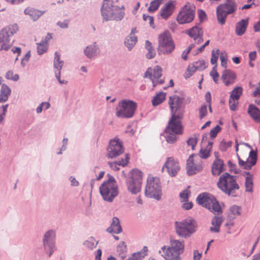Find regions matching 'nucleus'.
<instances>
[{"label": "nucleus", "mask_w": 260, "mask_h": 260, "mask_svg": "<svg viewBox=\"0 0 260 260\" xmlns=\"http://www.w3.org/2000/svg\"><path fill=\"white\" fill-rule=\"evenodd\" d=\"M169 105L171 117L163 135L168 143L173 144L177 140V135L183 132L181 120L185 112L183 99L176 95H172L169 98Z\"/></svg>", "instance_id": "nucleus-1"}, {"label": "nucleus", "mask_w": 260, "mask_h": 260, "mask_svg": "<svg viewBox=\"0 0 260 260\" xmlns=\"http://www.w3.org/2000/svg\"><path fill=\"white\" fill-rule=\"evenodd\" d=\"M101 14L105 21L121 20L124 16V7L118 6L113 0H104L101 8Z\"/></svg>", "instance_id": "nucleus-2"}, {"label": "nucleus", "mask_w": 260, "mask_h": 260, "mask_svg": "<svg viewBox=\"0 0 260 260\" xmlns=\"http://www.w3.org/2000/svg\"><path fill=\"white\" fill-rule=\"evenodd\" d=\"M170 243L169 246H162L159 253L166 260L181 259L180 256L184 251V241L172 239Z\"/></svg>", "instance_id": "nucleus-3"}, {"label": "nucleus", "mask_w": 260, "mask_h": 260, "mask_svg": "<svg viewBox=\"0 0 260 260\" xmlns=\"http://www.w3.org/2000/svg\"><path fill=\"white\" fill-rule=\"evenodd\" d=\"M236 180V176L225 172L219 177L217 185L218 188L225 194L235 197L236 191L239 189V186Z\"/></svg>", "instance_id": "nucleus-4"}, {"label": "nucleus", "mask_w": 260, "mask_h": 260, "mask_svg": "<svg viewBox=\"0 0 260 260\" xmlns=\"http://www.w3.org/2000/svg\"><path fill=\"white\" fill-rule=\"evenodd\" d=\"M108 179L104 181L99 187L100 192L103 200L112 202L118 194V189L114 178L108 174Z\"/></svg>", "instance_id": "nucleus-5"}, {"label": "nucleus", "mask_w": 260, "mask_h": 260, "mask_svg": "<svg viewBox=\"0 0 260 260\" xmlns=\"http://www.w3.org/2000/svg\"><path fill=\"white\" fill-rule=\"evenodd\" d=\"M175 228L179 237L188 239L196 232L197 223L193 219L187 218L180 221H176Z\"/></svg>", "instance_id": "nucleus-6"}, {"label": "nucleus", "mask_w": 260, "mask_h": 260, "mask_svg": "<svg viewBox=\"0 0 260 260\" xmlns=\"http://www.w3.org/2000/svg\"><path fill=\"white\" fill-rule=\"evenodd\" d=\"M131 176L126 180L127 190L133 194H137L141 190L143 182V173L138 169L131 171Z\"/></svg>", "instance_id": "nucleus-7"}, {"label": "nucleus", "mask_w": 260, "mask_h": 260, "mask_svg": "<svg viewBox=\"0 0 260 260\" xmlns=\"http://www.w3.org/2000/svg\"><path fill=\"white\" fill-rule=\"evenodd\" d=\"M137 104L133 101L122 100L118 103L116 108V115L118 117L129 118L133 116Z\"/></svg>", "instance_id": "nucleus-8"}, {"label": "nucleus", "mask_w": 260, "mask_h": 260, "mask_svg": "<svg viewBox=\"0 0 260 260\" xmlns=\"http://www.w3.org/2000/svg\"><path fill=\"white\" fill-rule=\"evenodd\" d=\"M198 203L205 207L214 214L221 213V208L216 199L211 194L203 193L197 198Z\"/></svg>", "instance_id": "nucleus-9"}, {"label": "nucleus", "mask_w": 260, "mask_h": 260, "mask_svg": "<svg viewBox=\"0 0 260 260\" xmlns=\"http://www.w3.org/2000/svg\"><path fill=\"white\" fill-rule=\"evenodd\" d=\"M175 48V45L172 38L171 35L168 31H165L158 36V54H169Z\"/></svg>", "instance_id": "nucleus-10"}, {"label": "nucleus", "mask_w": 260, "mask_h": 260, "mask_svg": "<svg viewBox=\"0 0 260 260\" xmlns=\"http://www.w3.org/2000/svg\"><path fill=\"white\" fill-rule=\"evenodd\" d=\"M145 195L147 197L159 200L161 196L160 180L157 177L149 176L145 187Z\"/></svg>", "instance_id": "nucleus-11"}, {"label": "nucleus", "mask_w": 260, "mask_h": 260, "mask_svg": "<svg viewBox=\"0 0 260 260\" xmlns=\"http://www.w3.org/2000/svg\"><path fill=\"white\" fill-rule=\"evenodd\" d=\"M236 10L235 0H226L224 4L219 5L216 9V15L218 22L221 25L225 23L229 14L233 13Z\"/></svg>", "instance_id": "nucleus-12"}, {"label": "nucleus", "mask_w": 260, "mask_h": 260, "mask_svg": "<svg viewBox=\"0 0 260 260\" xmlns=\"http://www.w3.org/2000/svg\"><path fill=\"white\" fill-rule=\"evenodd\" d=\"M18 30L17 25L14 24L4 27L0 31V50H8L10 48L11 38Z\"/></svg>", "instance_id": "nucleus-13"}, {"label": "nucleus", "mask_w": 260, "mask_h": 260, "mask_svg": "<svg viewBox=\"0 0 260 260\" xmlns=\"http://www.w3.org/2000/svg\"><path fill=\"white\" fill-rule=\"evenodd\" d=\"M55 239V231L53 230L46 232L43 237L42 242L44 250L49 257H50L56 250Z\"/></svg>", "instance_id": "nucleus-14"}, {"label": "nucleus", "mask_w": 260, "mask_h": 260, "mask_svg": "<svg viewBox=\"0 0 260 260\" xmlns=\"http://www.w3.org/2000/svg\"><path fill=\"white\" fill-rule=\"evenodd\" d=\"M194 7L188 3L182 8L177 17V21L180 24L189 23L194 17Z\"/></svg>", "instance_id": "nucleus-15"}, {"label": "nucleus", "mask_w": 260, "mask_h": 260, "mask_svg": "<svg viewBox=\"0 0 260 260\" xmlns=\"http://www.w3.org/2000/svg\"><path fill=\"white\" fill-rule=\"evenodd\" d=\"M123 152L124 148L120 139L115 138L109 142L107 148V156L108 158H115L120 155Z\"/></svg>", "instance_id": "nucleus-16"}, {"label": "nucleus", "mask_w": 260, "mask_h": 260, "mask_svg": "<svg viewBox=\"0 0 260 260\" xmlns=\"http://www.w3.org/2000/svg\"><path fill=\"white\" fill-rule=\"evenodd\" d=\"M162 76V69L158 66L154 67L153 69L148 68L144 74V78L151 79L153 83V86L155 87L157 84H162L164 83V79H159Z\"/></svg>", "instance_id": "nucleus-17"}, {"label": "nucleus", "mask_w": 260, "mask_h": 260, "mask_svg": "<svg viewBox=\"0 0 260 260\" xmlns=\"http://www.w3.org/2000/svg\"><path fill=\"white\" fill-rule=\"evenodd\" d=\"M244 145L251 150L249 153V157L246 161L242 160L238 155L239 165L244 169L250 170L256 163L257 154L256 152L252 149V147L250 145L247 143H244Z\"/></svg>", "instance_id": "nucleus-18"}, {"label": "nucleus", "mask_w": 260, "mask_h": 260, "mask_svg": "<svg viewBox=\"0 0 260 260\" xmlns=\"http://www.w3.org/2000/svg\"><path fill=\"white\" fill-rule=\"evenodd\" d=\"M165 169H167V171L170 176L174 177L180 170V166L177 160H175L173 157H169L162 168V170Z\"/></svg>", "instance_id": "nucleus-19"}, {"label": "nucleus", "mask_w": 260, "mask_h": 260, "mask_svg": "<svg viewBox=\"0 0 260 260\" xmlns=\"http://www.w3.org/2000/svg\"><path fill=\"white\" fill-rule=\"evenodd\" d=\"M84 55L89 59H94L101 54V49L96 42L87 46L83 50Z\"/></svg>", "instance_id": "nucleus-20"}, {"label": "nucleus", "mask_w": 260, "mask_h": 260, "mask_svg": "<svg viewBox=\"0 0 260 260\" xmlns=\"http://www.w3.org/2000/svg\"><path fill=\"white\" fill-rule=\"evenodd\" d=\"M193 156V155H190L187 160L186 169L187 173L188 175L196 174L202 170L203 168L202 162H200L196 164L194 162Z\"/></svg>", "instance_id": "nucleus-21"}, {"label": "nucleus", "mask_w": 260, "mask_h": 260, "mask_svg": "<svg viewBox=\"0 0 260 260\" xmlns=\"http://www.w3.org/2000/svg\"><path fill=\"white\" fill-rule=\"evenodd\" d=\"M187 34L193 38L197 44H199L203 41V31L199 25H196L187 30Z\"/></svg>", "instance_id": "nucleus-22"}, {"label": "nucleus", "mask_w": 260, "mask_h": 260, "mask_svg": "<svg viewBox=\"0 0 260 260\" xmlns=\"http://www.w3.org/2000/svg\"><path fill=\"white\" fill-rule=\"evenodd\" d=\"M224 164L223 160L216 158L213 162L211 173L213 176H219L224 171Z\"/></svg>", "instance_id": "nucleus-23"}, {"label": "nucleus", "mask_w": 260, "mask_h": 260, "mask_svg": "<svg viewBox=\"0 0 260 260\" xmlns=\"http://www.w3.org/2000/svg\"><path fill=\"white\" fill-rule=\"evenodd\" d=\"M224 218L221 215H215L211 220V226L210 227V231L211 233H218L220 232V229Z\"/></svg>", "instance_id": "nucleus-24"}, {"label": "nucleus", "mask_w": 260, "mask_h": 260, "mask_svg": "<svg viewBox=\"0 0 260 260\" xmlns=\"http://www.w3.org/2000/svg\"><path fill=\"white\" fill-rule=\"evenodd\" d=\"M236 78V74L229 70H225L221 76L222 79L223 80L225 85L227 86L234 83Z\"/></svg>", "instance_id": "nucleus-25"}, {"label": "nucleus", "mask_w": 260, "mask_h": 260, "mask_svg": "<svg viewBox=\"0 0 260 260\" xmlns=\"http://www.w3.org/2000/svg\"><path fill=\"white\" fill-rule=\"evenodd\" d=\"M107 231L110 233L119 234L122 232V228L120 224L119 220L117 217H113L111 225L107 229Z\"/></svg>", "instance_id": "nucleus-26"}, {"label": "nucleus", "mask_w": 260, "mask_h": 260, "mask_svg": "<svg viewBox=\"0 0 260 260\" xmlns=\"http://www.w3.org/2000/svg\"><path fill=\"white\" fill-rule=\"evenodd\" d=\"M248 113L255 121V122H260V110L255 105L250 104L249 105Z\"/></svg>", "instance_id": "nucleus-27"}, {"label": "nucleus", "mask_w": 260, "mask_h": 260, "mask_svg": "<svg viewBox=\"0 0 260 260\" xmlns=\"http://www.w3.org/2000/svg\"><path fill=\"white\" fill-rule=\"evenodd\" d=\"M60 54L57 52H55L53 61V67L55 74H56L57 72L61 73V69L64 64V61L60 59Z\"/></svg>", "instance_id": "nucleus-28"}, {"label": "nucleus", "mask_w": 260, "mask_h": 260, "mask_svg": "<svg viewBox=\"0 0 260 260\" xmlns=\"http://www.w3.org/2000/svg\"><path fill=\"white\" fill-rule=\"evenodd\" d=\"M134 30L125 38L124 45L127 48L128 50H131L137 42V38L134 33Z\"/></svg>", "instance_id": "nucleus-29"}, {"label": "nucleus", "mask_w": 260, "mask_h": 260, "mask_svg": "<svg viewBox=\"0 0 260 260\" xmlns=\"http://www.w3.org/2000/svg\"><path fill=\"white\" fill-rule=\"evenodd\" d=\"M173 5L171 3H166L160 10V15L164 19L168 18L172 13Z\"/></svg>", "instance_id": "nucleus-30"}, {"label": "nucleus", "mask_w": 260, "mask_h": 260, "mask_svg": "<svg viewBox=\"0 0 260 260\" xmlns=\"http://www.w3.org/2000/svg\"><path fill=\"white\" fill-rule=\"evenodd\" d=\"M45 12H42L38 10L31 8H27L25 9L24 13L26 15H28L29 17L34 21L39 19Z\"/></svg>", "instance_id": "nucleus-31"}, {"label": "nucleus", "mask_w": 260, "mask_h": 260, "mask_svg": "<svg viewBox=\"0 0 260 260\" xmlns=\"http://www.w3.org/2000/svg\"><path fill=\"white\" fill-rule=\"evenodd\" d=\"M248 23V20L246 19H242L239 22L236 26V34L238 36L242 35L245 32Z\"/></svg>", "instance_id": "nucleus-32"}, {"label": "nucleus", "mask_w": 260, "mask_h": 260, "mask_svg": "<svg viewBox=\"0 0 260 260\" xmlns=\"http://www.w3.org/2000/svg\"><path fill=\"white\" fill-rule=\"evenodd\" d=\"M213 142L209 141L205 148H202L200 151V157L206 159L210 156V151L212 150Z\"/></svg>", "instance_id": "nucleus-33"}, {"label": "nucleus", "mask_w": 260, "mask_h": 260, "mask_svg": "<svg viewBox=\"0 0 260 260\" xmlns=\"http://www.w3.org/2000/svg\"><path fill=\"white\" fill-rule=\"evenodd\" d=\"M117 251L122 259H123L126 257L127 248L124 242H121L117 245Z\"/></svg>", "instance_id": "nucleus-34"}, {"label": "nucleus", "mask_w": 260, "mask_h": 260, "mask_svg": "<svg viewBox=\"0 0 260 260\" xmlns=\"http://www.w3.org/2000/svg\"><path fill=\"white\" fill-rule=\"evenodd\" d=\"M247 175L245 179V190L247 192H251L253 187V179L252 175L249 172H246Z\"/></svg>", "instance_id": "nucleus-35"}, {"label": "nucleus", "mask_w": 260, "mask_h": 260, "mask_svg": "<svg viewBox=\"0 0 260 260\" xmlns=\"http://www.w3.org/2000/svg\"><path fill=\"white\" fill-rule=\"evenodd\" d=\"M243 88L240 86H237L231 92L230 98L238 100L242 94Z\"/></svg>", "instance_id": "nucleus-36"}, {"label": "nucleus", "mask_w": 260, "mask_h": 260, "mask_svg": "<svg viewBox=\"0 0 260 260\" xmlns=\"http://www.w3.org/2000/svg\"><path fill=\"white\" fill-rule=\"evenodd\" d=\"M166 94L164 92H159L156 94L152 100V103L154 106L160 104L165 100Z\"/></svg>", "instance_id": "nucleus-37"}, {"label": "nucleus", "mask_w": 260, "mask_h": 260, "mask_svg": "<svg viewBox=\"0 0 260 260\" xmlns=\"http://www.w3.org/2000/svg\"><path fill=\"white\" fill-rule=\"evenodd\" d=\"M164 0H154L151 2L150 4V6L148 7V11L149 12H154L156 11L160 5L162 3Z\"/></svg>", "instance_id": "nucleus-38"}, {"label": "nucleus", "mask_w": 260, "mask_h": 260, "mask_svg": "<svg viewBox=\"0 0 260 260\" xmlns=\"http://www.w3.org/2000/svg\"><path fill=\"white\" fill-rule=\"evenodd\" d=\"M37 52L39 55L43 54L47 50V44L46 42L41 41L38 43Z\"/></svg>", "instance_id": "nucleus-39"}, {"label": "nucleus", "mask_w": 260, "mask_h": 260, "mask_svg": "<svg viewBox=\"0 0 260 260\" xmlns=\"http://www.w3.org/2000/svg\"><path fill=\"white\" fill-rule=\"evenodd\" d=\"M11 92V89L6 84H2L0 93L6 96L7 98H9Z\"/></svg>", "instance_id": "nucleus-40"}, {"label": "nucleus", "mask_w": 260, "mask_h": 260, "mask_svg": "<svg viewBox=\"0 0 260 260\" xmlns=\"http://www.w3.org/2000/svg\"><path fill=\"white\" fill-rule=\"evenodd\" d=\"M232 141L226 142L224 140H222L220 142L219 148V149L222 151H225L227 149L232 146Z\"/></svg>", "instance_id": "nucleus-41"}, {"label": "nucleus", "mask_w": 260, "mask_h": 260, "mask_svg": "<svg viewBox=\"0 0 260 260\" xmlns=\"http://www.w3.org/2000/svg\"><path fill=\"white\" fill-rule=\"evenodd\" d=\"M219 54V50L217 49L216 51L214 50L212 51L211 53V63L212 64H215L216 66L217 61L218 58V55Z\"/></svg>", "instance_id": "nucleus-42"}, {"label": "nucleus", "mask_w": 260, "mask_h": 260, "mask_svg": "<svg viewBox=\"0 0 260 260\" xmlns=\"http://www.w3.org/2000/svg\"><path fill=\"white\" fill-rule=\"evenodd\" d=\"M197 71L193 64H190L187 68L185 73V77L186 78H189Z\"/></svg>", "instance_id": "nucleus-43"}, {"label": "nucleus", "mask_w": 260, "mask_h": 260, "mask_svg": "<svg viewBox=\"0 0 260 260\" xmlns=\"http://www.w3.org/2000/svg\"><path fill=\"white\" fill-rule=\"evenodd\" d=\"M193 65L194 66L196 70L202 71L206 68L205 63L204 60H198L193 62Z\"/></svg>", "instance_id": "nucleus-44"}, {"label": "nucleus", "mask_w": 260, "mask_h": 260, "mask_svg": "<svg viewBox=\"0 0 260 260\" xmlns=\"http://www.w3.org/2000/svg\"><path fill=\"white\" fill-rule=\"evenodd\" d=\"M8 104L2 106L0 108V111L2 110V112L0 113V123H2L4 119V117L6 116L7 108L8 107Z\"/></svg>", "instance_id": "nucleus-45"}, {"label": "nucleus", "mask_w": 260, "mask_h": 260, "mask_svg": "<svg viewBox=\"0 0 260 260\" xmlns=\"http://www.w3.org/2000/svg\"><path fill=\"white\" fill-rule=\"evenodd\" d=\"M238 100H233L229 98V106L231 110L235 111L237 110V106L238 104Z\"/></svg>", "instance_id": "nucleus-46"}, {"label": "nucleus", "mask_w": 260, "mask_h": 260, "mask_svg": "<svg viewBox=\"0 0 260 260\" xmlns=\"http://www.w3.org/2000/svg\"><path fill=\"white\" fill-rule=\"evenodd\" d=\"M221 127L217 125L215 127L212 129L210 132V136L211 138H214L216 137L217 134L220 131Z\"/></svg>", "instance_id": "nucleus-47"}, {"label": "nucleus", "mask_w": 260, "mask_h": 260, "mask_svg": "<svg viewBox=\"0 0 260 260\" xmlns=\"http://www.w3.org/2000/svg\"><path fill=\"white\" fill-rule=\"evenodd\" d=\"M207 113V106L203 105L201 106L199 110L200 118H203Z\"/></svg>", "instance_id": "nucleus-48"}, {"label": "nucleus", "mask_w": 260, "mask_h": 260, "mask_svg": "<svg viewBox=\"0 0 260 260\" xmlns=\"http://www.w3.org/2000/svg\"><path fill=\"white\" fill-rule=\"evenodd\" d=\"M189 191L185 189L180 193V197L182 202H185L188 201Z\"/></svg>", "instance_id": "nucleus-49"}, {"label": "nucleus", "mask_w": 260, "mask_h": 260, "mask_svg": "<svg viewBox=\"0 0 260 260\" xmlns=\"http://www.w3.org/2000/svg\"><path fill=\"white\" fill-rule=\"evenodd\" d=\"M143 20L145 21L148 22L150 26L154 28L153 25V17L152 16H149L148 15L144 14L143 16Z\"/></svg>", "instance_id": "nucleus-50"}, {"label": "nucleus", "mask_w": 260, "mask_h": 260, "mask_svg": "<svg viewBox=\"0 0 260 260\" xmlns=\"http://www.w3.org/2000/svg\"><path fill=\"white\" fill-rule=\"evenodd\" d=\"M216 67V66H215L212 70V71L210 72V76L212 77L213 80L215 83H217L218 81V78L219 77V74L217 73V71L216 70L215 68Z\"/></svg>", "instance_id": "nucleus-51"}, {"label": "nucleus", "mask_w": 260, "mask_h": 260, "mask_svg": "<svg viewBox=\"0 0 260 260\" xmlns=\"http://www.w3.org/2000/svg\"><path fill=\"white\" fill-rule=\"evenodd\" d=\"M187 145L191 146L192 150L194 149V147L197 143V139L196 137L190 138L187 141Z\"/></svg>", "instance_id": "nucleus-52"}, {"label": "nucleus", "mask_w": 260, "mask_h": 260, "mask_svg": "<svg viewBox=\"0 0 260 260\" xmlns=\"http://www.w3.org/2000/svg\"><path fill=\"white\" fill-rule=\"evenodd\" d=\"M56 24L61 28H67L69 27V20H64L63 21H58Z\"/></svg>", "instance_id": "nucleus-53"}, {"label": "nucleus", "mask_w": 260, "mask_h": 260, "mask_svg": "<svg viewBox=\"0 0 260 260\" xmlns=\"http://www.w3.org/2000/svg\"><path fill=\"white\" fill-rule=\"evenodd\" d=\"M220 59L221 60V65L224 68L226 67L227 64V55L226 54L222 53L220 55Z\"/></svg>", "instance_id": "nucleus-54"}, {"label": "nucleus", "mask_w": 260, "mask_h": 260, "mask_svg": "<svg viewBox=\"0 0 260 260\" xmlns=\"http://www.w3.org/2000/svg\"><path fill=\"white\" fill-rule=\"evenodd\" d=\"M231 212L234 215L240 214V208L237 205H234L231 207Z\"/></svg>", "instance_id": "nucleus-55"}, {"label": "nucleus", "mask_w": 260, "mask_h": 260, "mask_svg": "<svg viewBox=\"0 0 260 260\" xmlns=\"http://www.w3.org/2000/svg\"><path fill=\"white\" fill-rule=\"evenodd\" d=\"M148 52L146 54V56L148 59H151L153 58L155 54V51L153 48H151L150 49H147Z\"/></svg>", "instance_id": "nucleus-56"}, {"label": "nucleus", "mask_w": 260, "mask_h": 260, "mask_svg": "<svg viewBox=\"0 0 260 260\" xmlns=\"http://www.w3.org/2000/svg\"><path fill=\"white\" fill-rule=\"evenodd\" d=\"M144 258L143 256H141L140 253L136 252L133 254V255L128 257L127 260H142Z\"/></svg>", "instance_id": "nucleus-57"}, {"label": "nucleus", "mask_w": 260, "mask_h": 260, "mask_svg": "<svg viewBox=\"0 0 260 260\" xmlns=\"http://www.w3.org/2000/svg\"><path fill=\"white\" fill-rule=\"evenodd\" d=\"M83 244L84 246L88 247L90 249H93L95 246L94 242L92 239L85 241Z\"/></svg>", "instance_id": "nucleus-58"}, {"label": "nucleus", "mask_w": 260, "mask_h": 260, "mask_svg": "<svg viewBox=\"0 0 260 260\" xmlns=\"http://www.w3.org/2000/svg\"><path fill=\"white\" fill-rule=\"evenodd\" d=\"M192 206H193L192 203L191 202H189L188 201L183 202V203L182 205V207L185 210L190 209L191 208H192Z\"/></svg>", "instance_id": "nucleus-59"}, {"label": "nucleus", "mask_w": 260, "mask_h": 260, "mask_svg": "<svg viewBox=\"0 0 260 260\" xmlns=\"http://www.w3.org/2000/svg\"><path fill=\"white\" fill-rule=\"evenodd\" d=\"M60 74H61V73H59V72H57L56 73V74H55V77L57 79V80L58 81V82L60 84H67V83H68L67 81H66V80H64V79L63 80H61V79H60Z\"/></svg>", "instance_id": "nucleus-60"}, {"label": "nucleus", "mask_w": 260, "mask_h": 260, "mask_svg": "<svg viewBox=\"0 0 260 260\" xmlns=\"http://www.w3.org/2000/svg\"><path fill=\"white\" fill-rule=\"evenodd\" d=\"M69 180L71 182V185L72 186H78L79 185V182L74 176H70Z\"/></svg>", "instance_id": "nucleus-61"}, {"label": "nucleus", "mask_w": 260, "mask_h": 260, "mask_svg": "<svg viewBox=\"0 0 260 260\" xmlns=\"http://www.w3.org/2000/svg\"><path fill=\"white\" fill-rule=\"evenodd\" d=\"M108 164L109 165L111 168L113 170L117 171L119 170V168L118 167V166H119L117 162H109Z\"/></svg>", "instance_id": "nucleus-62"}, {"label": "nucleus", "mask_w": 260, "mask_h": 260, "mask_svg": "<svg viewBox=\"0 0 260 260\" xmlns=\"http://www.w3.org/2000/svg\"><path fill=\"white\" fill-rule=\"evenodd\" d=\"M202 256V253L199 252L198 250L193 251V260H200Z\"/></svg>", "instance_id": "nucleus-63"}, {"label": "nucleus", "mask_w": 260, "mask_h": 260, "mask_svg": "<svg viewBox=\"0 0 260 260\" xmlns=\"http://www.w3.org/2000/svg\"><path fill=\"white\" fill-rule=\"evenodd\" d=\"M252 95L254 97L260 98V86L256 87Z\"/></svg>", "instance_id": "nucleus-64"}]
</instances>
